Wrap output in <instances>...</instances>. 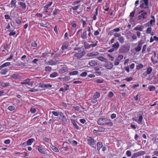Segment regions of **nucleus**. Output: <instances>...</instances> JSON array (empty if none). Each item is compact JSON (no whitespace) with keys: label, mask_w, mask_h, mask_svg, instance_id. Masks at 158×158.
<instances>
[{"label":"nucleus","mask_w":158,"mask_h":158,"mask_svg":"<svg viewBox=\"0 0 158 158\" xmlns=\"http://www.w3.org/2000/svg\"><path fill=\"white\" fill-rule=\"evenodd\" d=\"M152 31V28L151 27H148L147 28L146 31V33L147 34L151 33Z\"/></svg>","instance_id":"obj_51"},{"label":"nucleus","mask_w":158,"mask_h":158,"mask_svg":"<svg viewBox=\"0 0 158 158\" xmlns=\"http://www.w3.org/2000/svg\"><path fill=\"white\" fill-rule=\"evenodd\" d=\"M145 153V151H140L133 154L131 158H136L139 156L143 155Z\"/></svg>","instance_id":"obj_6"},{"label":"nucleus","mask_w":158,"mask_h":158,"mask_svg":"<svg viewBox=\"0 0 158 158\" xmlns=\"http://www.w3.org/2000/svg\"><path fill=\"white\" fill-rule=\"evenodd\" d=\"M103 9L106 11H108L109 9V4L108 3H106L105 6L103 7Z\"/></svg>","instance_id":"obj_27"},{"label":"nucleus","mask_w":158,"mask_h":158,"mask_svg":"<svg viewBox=\"0 0 158 158\" xmlns=\"http://www.w3.org/2000/svg\"><path fill=\"white\" fill-rule=\"evenodd\" d=\"M155 19H151L150 22H148L147 24H148L149 23H150V25H151L152 26H153V25L155 24Z\"/></svg>","instance_id":"obj_28"},{"label":"nucleus","mask_w":158,"mask_h":158,"mask_svg":"<svg viewBox=\"0 0 158 158\" xmlns=\"http://www.w3.org/2000/svg\"><path fill=\"white\" fill-rule=\"evenodd\" d=\"M8 72V70L7 69L5 68L2 69L0 72V73L2 74H5Z\"/></svg>","instance_id":"obj_30"},{"label":"nucleus","mask_w":158,"mask_h":158,"mask_svg":"<svg viewBox=\"0 0 158 158\" xmlns=\"http://www.w3.org/2000/svg\"><path fill=\"white\" fill-rule=\"evenodd\" d=\"M137 116H139V118L137 119V118H133V120L137 123L140 124H142V122L143 119V117L142 115L139 113H137Z\"/></svg>","instance_id":"obj_4"},{"label":"nucleus","mask_w":158,"mask_h":158,"mask_svg":"<svg viewBox=\"0 0 158 158\" xmlns=\"http://www.w3.org/2000/svg\"><path fill=\"white\" fill-rule=\"evenodd\" d=\"M18 3L23 9H25L26 8V4L25 3L22 2H19Z\"/></svg>","instance_id":"obj_36"},{"label":"nucleus","mask_w":158,"mask_h":158,"mask_svg":"<svg viewBox=\"0 0 158 158\" xmlns=\"http://www.w3.org/2000/svg\"><path fill=\"white\" fill-rule=\"evenodd\" d=\"M38 151L42 153L45 154V153L44 148L41 146H37Z\"/></svg>","instance_id":"obj_18"},{"label":"nucleus","mask_w":158,"mask_h":158,"mask_svg":"<svg viewBox=\"0 0 158 158\" xmlns=\"http://www.w3.org/2000/svg\"><path fill=\"white\" fill-rule=\"evenodd\" d=\"M152 70V68L151 67H149L147 69L146 72L148 74H149L151 73Z\"/></svg>","instance_id":"obj_40"},{"label":"nucleus","mask_w":158,"mask_h":158,"mask_svg":"<svg viewBox=\"0 0 158 158\" xmlns=\"http://www.w3.org/2000/svg\"><path fill=\"white\" fill-rule=\"evenodd\" d=\"M47 22L45 21V20H43L41 21V22L40 23H39L38 24H40V25L41 27H45V25H46Z\"/></svg>","instance_id":"obj_37"},{"label":"nucleus","mask_w":158,"mask_h":158,"mask_svg":"<svg viewBox=\"0 0 158 158\" xmlns=\"http://www.w3.org/2000/svg\"><path fill=\"white\" fill-rule=\"evenodd\" d=\"M132 40H131V41H133L134 40H136L137 39V37L136 35L135 34L132 35L131 36Z\"/></svg>","instance_id":"obj_39"},{"label":"nucleus","mask_w":158,"mask_h":158,"mask_svg":"<svg viewBox=\"0 0 158 158\" xmlns=\"http://www.w3.org/2000/svg\"><path fill=\"white\" fill-rule=\"evenodd\" d=\"M8 109L9 110L11 111L14 110L15 109V107L14 106H10L8 107Z\"/></svg>","instance_id":"obj_48"},{"label":"nucleus","mask_w":158,"mask_h":158,"mask_svg":"<svg viewBox=\"0 0 158 158\" xmlns=\"http://www.w3.org/2000/svg\"><path fill=\"white\" fill-rule=\"evenodd\" d=\"M16 34V31H14V30L10 31V33L9 34V36H14Z\"/></svg>","instance_id":"obj_49"},{"label":"nucleus","mask_w":158,"mask_h":158,"mask_svg":"<svg viewBox=\"0 0 158 158\" xmlns=\"http://www.w3.org/2000/svg\"><path fill=\"white\" fill-rule=\"evenodd\" d=\"M78 73V72L77 71H75L70 72L69 74L70 75H76Z\"/></svg>","instance_id":"obj_45"},{"label":"nucleus","mask_w":158,"mask_h":158,"mask_svg":"<svg viewBox=\"0 0 158 158\" xmlns=\"http://www.w3.org/2000/svg\"><path fill=\"white\" fill-rule=\"evenodd\" d=\"M69 46V43L68 42H65L62 45L61 47L62 49L63 50L67 48Z\"/></svg>","instance_id":"obj_16"},{"label":"nucleus","mask_w":158,"mask_h":158,"mask_svg":"<svg viewBox=\"0 0 158 158\" xmlns=\"http://www.w3.org/2000/svg\"><path fill=\"white\" fill-rule=\"evenodd\" d=\"M61 112L58 111L56 112L55 111H53L52 112V114L55 116H57L58 115H60V113H61Z\"/></svg>","instance_id":"obj_34"},{"label":"nucleus","mask_w":158,"mask_h":158,"mask_svg":"<svg viewBox=\"0 0 158 158\" xmlns=\"http://www.w3.org/2000/svg\"><path fill=\"white\" fill-rule=\"evenodd\" d=\"M16 0H12L10 2V4L11 6V7H15L16 6Z\"/></svg>","instance_id":"obj_26"},{"label":"nucleus","mask_w":158,"mask_h":158,"mask_svg":"<svg viewBox=\"0 0 158 158\" xmlns=\"http://www.w3.org/2000/svg\"><path fill=\"white\" fill-rule=\"evenodd\" d=\"M87 139L88 142V143L90 146L94 147V145L95 144V142L94 139L91 137L87 136Z\"/></svg>","instance_id":"obj_5"},{"label":"nucleus","mask_w":158,"mask_h":158,"mask_svg":"<svg viewBox=\"0 0 158 158\" xmlns=\"http://www.w3.org/2000/svg\"><path fill=\"white\" fill-rule=\"evenodd\" d=\"M106 68L108 69H111L113 67V65L111 63H109L105 66Z\"/></svg>","instance_id":"obj_19"},{"label":"nucleus","mask_w":158,"mask_h":158,"mask_svg":"<svg viewBox=\"0 0 158 158\" xmlns=\"http://www.w3.org/2000/svg\"><path fill=\"white\" fill-rule=\"evenodd\" d=\"M97 123L99 125H101L106 124L110 127L113 125V123L111 120L106 118H100L98 119Z\"/></svg>","instance_id":"obj_1"},{"label":"nucleus","mask_w":158,"mask_h":158,"mask_svg":"<svg viewBox=\"0 0 158 158\" xmlns=\"http://www.w3.org/2000/svg\"><path fill=\"white\" fill-rule=\"evenodd\" d=\"M123 56L122 55H119L118 56L117 59L120 61V60H123Z\"/></svg>","instance_id":"obj_50"},{"label":"nucleus","mask_w":158,"mask_h":158,"mask_svg":"<svg viewBox=\"0 0 158 158\" xmlns=\"http://www.w3.org/2000/svg\"><path fill=\"white\" fill-rule=\"evenodd\" d=\"M148 89L150 91H154L155 89V87L153 85H150L148 86Z\"/></svg>","instance_id":"obj_44"},{"label":"nucleus","mask_w":158,"mask_h":158,"mask_svg":"<svg viewBox=\"0 0 158 158\" xmlns=\"http://www.w3.org/2000/svg\"><path fill=\"white\" fill-rule=\"evenodd\" d=\"M149 0H141L140 3H141L140 5V7L141 8H148V4Z\"/></svg>","instance_id":"obj_3"},{"label":"nucleus","mask_w":158,"mask_h":158,"mask_svg":"<svg viewBox=\"0 0 158 158\" xmlns=\"http://www.w3.org/2000/svg\"><path fill=\"white\" fill-rule=\"evenodd\" d=\"M119 63L120 61L116 59L114 61V64L115 65H118L119 64Z\"/></svg>","instance_id":"obj_63"},{"label":"nucleus","mask_w":158,"mask_h":158,"mask_svg":"<svg viewBox=\"0 0 158 158\" xmlns=\"http://www.w3.org/2000/svg\"><path fill=\"white\" fill-rule=\"evenodd\" d=\"M129 50V48L127 46L123 45L119 49V53H127Z\"/></svg>","instance_id":"obj_8"},{"label":"nucleus","mask_w":158,"mask_h":158,"mask_svg":"<svg viewBox=\"0 0 158 158\" xmlns=\"http://www.w3.org/2000/svg\"><path fill=\"white\" fill-rule=\"evenodd\" d=\"M119 44L117 42L115 44H114L112 46V47L115 49H117L119 47Z\"/></svg>","instance_id":"obj_29"},{"label":"nucleus","mask_w":158,"mask_h":158,"mask_svg":"<svg viewBox=\"0 0 158 158\" xmlns=\"http://www.w3.org/2000/svg\"><path fill=\"white\" fill-rule=\"evenodd\" d=\"M31 46L34 47H36L37 46V44L35 41H34L31 43Z\"/></svg>","instance_id":"obj_59"},{"label":"nucleus","mask_w":158,"mask_h":158,"mask_svg":"<svg viewBox=\"0 0 158 158\" xmlns=\"http://www.w3.org/2000/svg\"><path fill=\"white\" fill-rule=\"evenodd\" d=\"M100 96V94L98 92H96L93 95V97L94 99H97L99 98Z\"/></svg>","instance_id":"obj_21"},{"label":"nucleus","mask_w":158,"mask_h":158,"mask_svg":"<svg viewBox=\"0 0 158 158\" xmlns=\"http://www.w3.org/2000/svg\"><path fill=\"white\" fill-rule=\"evenodd\" d=\"M4 67L8 66L10 65V63L9 62L5 63L2 64Z\"/></svg>","instance_id":"obj_57"},{"label":"nucleus","mask_w":158,"mask_h":158,"mask_svg":"<svg viewBox=\"0 0 158 158\" xmlns=\"http://www.w3.org/2000/svg\"><path fill=\"white\" fill-rule=\"evenodd\" d=\"M87 34L86 31L85 30L81 34V37L83 39H86L87 38Z\"/></svg>","instance_id":"obj_17"},{"label":"nucleus","mask_w":158,"mask_h":158,"mask_svg":"<svg viewBox=\"0 0 158 158\" xmlns=\"http://www.w3.org/2000/svg\"><path fill=\"white\" fill-rule=\"evenodd\" d=\"M87 73L85 72H82L81 74V76L83 77H85L86 76Z\"/></svg>","instance_id":"obj_64"},{"label":"nucleus","mask_w":158,"mask_h":158,"mask_svg":"<svg viewBox=\"0 0 158 158\" xmlns=\"http://www.w3.org/2000/svg\"><path fill=\"white\" fill-rule=\"evenodd\" d=\"M106 129L105 128L101 127L98 128V131L99 132H104L106 131Z\"/></svg>","instance_id":"obj_52"},{"label":"nucleus","mask_w":158,"mask_h":158,"mask_svg":"<svg viewBox=\"0 0 158 158\" xmlns=\"http://www.w3.org/2000/svg\"><path fill=\"white\" fill-rule=\"evenodd\" d=\"M126 154L127 156L128 157L131 156V151L130 150L127 151L126 152Z\"/></svg>","instance_id":"obj_55"},{"label":"nucleus","mask_w":158,"mask_h":158,"mask_svg":"<svg viewBox=\"0 0 158 158\" xmlns=\"http://www.w3.org/2000/svg\"><path fill=\"white\" fill-rule=\"evenodd\" d=\"M52 86V85L50 84H45L44 85V87L46 88H51Z\"/></svg>","instance_id":"obj_61"},{"label":"nucleus","mask_w":158,"mask_h":158,"mask_svg":"<svg viewBox=\"0 0 158 158\" xmlns=\"http://www.w3.org/2000/svg\"><path fill=\"white\" fill-rule=\"evenodd\" d=\"M70 79V77L69 76H66L63 78L62 79L63 81H67L69 80Z\"/></svg>","instance_id":"obj_53"},{"label":"nucleus","mask_w":158,"mask_h":158,"mask_svg":"<svg viewBox=\"0 0 158 158\" xmlns=\"http://www.w3.org/2000/svg\"><path fill=\"white\" fill-rule=\"evenodd\" d=\"M36 109L35 108L31 107L30 110V111L32 113H34L36 111Z\"/></svg>","instance_id":"obj_54"},{"label":"nucleus","mask_w":158,"mask_h":158,"mask_svg":"<svg viewBox=\"0 0 158 158\" xmlns=\"http://www.w3.org/2000/svg\"><path fill=\"white\" fill-rule=\"evenodd\" d=\"M88 64L90 66H94L97 64V63L95 60H92L89 62Z\"/></svg>","instance_id":"obj_24"},{"label":"nucleus","mask_w":158,"mask_h":158,"mask_svg":"<svg viewBox=\"0 0 158 158\" xmlns=\"http://www.w3.org/2000/svg\"><path fill=\"white\" fill-rule=\"evenodd\" d=\"M118 40L121 44L123 43L124 42V38L122 36H121L120 37H118Z\"/></svg>","instance_id":"obj_33"},{"label":"nucleus","mask_w":158,"mask_h":158,"mask_svg":"<svg viewBox=\"0 0 158 158\" xmlns=\"http://www.w3.org/2000/svg\"><path fill=\"white\" fill-rule=\"evenodd\" d=\"M10 77L14 79H18L20 78V75L17 73H14L10 76Z\"/></svg>","instance_id":"obj_11"},{"label":"nucleus","mask_w":158,"mask_h":158,"mask_svg":"<svg viewBox=\"0 0 158 158\" xmlns=\"http://www.w3.org/2000/svg\"><path fill=\"white\" fill-rule=\"evenodd\" d=\"M68 69L66 66H64L60 69L59 70V73H63L67 71Z\"/></svg>","instance_id":"obj_13"},{"label":"nucleus","mask_w":158,"mask_h":158,"mask_svg":"<svg viewBox=\"0 0 158 158\" xmlns=\"http://www.w3.org/2000/svg\"><path fill=\"white\" fill-rule=\"evenodd\" d=\"M143 26L139 25L135 27L133 29V30L135 31H143Z\"/></svg>","instance_id":"obj_12"},{"label":"nucleus","mask_w":158,"mask_h":158,"mask_svg":"<svg viewBox=\"0 0 158 158\" xmlns=\"http://www.w3.org/2000/svg\"><path fill=\"white\" fill-rule=\"evenodd\" d=\"M80 6L81 5L78 4L76 6H72V8L73 10H77Z\"/></svg>","instance_id":"obj_47"},{"label":"nucleus","mask_w":158,"mask_h":158,"mask_svg":"<svg viewBox=\"0 0 158 158\" xmlns=\"http://www.w3.org/2000/svg\"><path fill=\"white\" fill-rule=\"evenodd\" d=\"M51 148L52 149V150L54 152H59V150L57 148L55 147L53 145H51L50 146Z\"/></svg>","instance_id":"obj_25"},{"label":"nucleus","mask_w":158,"mask_h":158,"mask_svg":"<svg viewBox=\"0 0 158 158\" xmlns=\"http://www.w3.org/2000/svg\"><path fill=\"white\" fill-rule=\"evenodd\" d=\"M15 21L16 23L20 25L22 23V22L21 20L19 18H16Z\"/></svg>","instance_id":"obj_42"},{"label":"nucleus","mask_w":158,"mask_h":158,"mask_svg":"<svg viewBox=\"0 0 158 158\" xmlns=\"http://www.w3.org/2000/svg\"><path fill=\"white\" fill-rule=\"evenodd\" d=\"M9 84L8 83H4L2 82L0 83V85L3 87H5L8 86Z\"/></svg>","instance_id":"obj_32"},{"label":"nucleus","mask_w":158,"mask_h":158,"mask_svg":"<svg viewBox=\"0 0 158 158\" xmlns=\"http://www.w3.org/2000/svg\"><path fill=\"white\" fill-rule=\"evenodd\" d=\"M34 141V139L33 138L29 139L27 141L28 145H31L33 142Z\"/></svg>","instance_id":"obj_31"},{"label":"nucleus","mask_w":158,"mask_h":158,"mask_svg":"<svg viewBox=\"0 0 158 158\" xmlns=\"http://www.w3.org/2000/svg\"><path fill=\"white\" fill-rule=\"evenodd\" d=\"M98 52L93 51L91 52H89L87 54V56L89 57H95L99 54Z\"/></svg>","instance_id":"obj_10"},{"label":"nucleus","mask_w":158,"mask_h":158,"mask_svg":"<svg viewBox=\"0 0 158 158\" xmlns=\"http://www.w3.org/2000/svg\"><path fill=\"white\" fill-rule=\"evenodd\" d=\"M97 59L102 61H103L105 62H107V59L102 56L98 57H97Z\"/></svg>","instance_id":"obj_23"},{"label":"nucleus","mask_w":158,"mask_h":158,"mask_svg":"<svg viewBox=\"0 0 158 158\" xmlns=\"http://www.w3.org/2000/svg\"><path fill=\"white\" fill-rule=\"evenodd\" d=\"M31 79L29 78H27L26 80H24L23 81L21 82V84H28L29 81Z\"/></svg>","instance_id":"obj_38"},{"label":"nucleus","mask_w":158,"mask_h":158,"mask_svg":"<svg viewBox=\"0 0 158 158\" xmlns=\"http://www.w3.org/2000/svg\"><path fill=\"white\" fill-rule=\"evenodd\" d=\"M58 75V73L57 72H55L51 74L50 76L51 77L54 78L56 77Z\"/></svg>","instance_id":"obj_43"},{"label":"nucleus","mask_w":158,"mask_h":158,"mask_svg":"<svg viewBox=\"0 0 158 158\" xmlns=\"http://www.w3.org/2000/svg\"><path fill=\"white\" fill-rule=\"evenodd\" d=\"M147 45H144L143 46L142 52V53H144V52L146 51V50L147 49Z\"/></svg>","instance_id":"obj_56"},{"label":"nucleus","mask_w":158,"mask_h":158,"mask_svg":"<svg viewBox=\"0 0 158 158\" xmlns=\"http://www.w3.org/2000/svg\"><path fill=\"white\" fill-rule=\"evenodd\" d=\"M143 43V42L142 40L138 42L137 46L135 48V50L136 52H139L141 51Z\"/></svg>","instance_id":"obj_7"},{"label":"nucleus","mask_w":158,"mask_h":158,"mask_svg":"<svg viewBox=\"0 0 158 158\" xmlns=\"http://www.w3.org/2000/svg\"><path fill=\"white\" fill-rule=\"evenodd\" d=\"M73 109H75V110L77 111H79L80 109V107L79 106H73Z\"/></svg>","instance_id":"obj_62"},{"label":"nucleus","mask_w":158,"mask_h":158,"mask_svg":"<svg viewBox=\"0 0 158 158\" xmlns=\"http://www.w3.org/2000/svg\"><path fill=\"white\" fill-rule=\"evenodd\" d=\"M102 143L101 142H98L97 143V150L99 151L100 149L102 147Z\"/></svg>","instance_id":"obj_22"},{"label":"nucleus","mask_w":158,"mask_h":158,"mask_svg":"<svg viewBox=\"0 0 158 158\" xmlns=\"http://www.w3.org/2000/svg\"><path fill=\"white\" fill-rule=\"evenodd\" d=\"M74 55L78 59H80L83 56V54L82 52H79L76 53H75Z\"/></svg>","instance_id":"obj_15"},{"label":"nucleus","mask_w":158,"mask_h":158,"mask_svg":"<svg viewBox=\"0 0 158 158\" xmlns=\"http://www.w3.org/2000/svg\"><path fill=\"white\" fill-rule=\"evenodd\" d=\"M139 15L137 17V19L139 20L145 19L147 17V12L145 11L144 10H141L139 13Z\"/></svg>","instance_id":"obj_2"},{"label":"nucleus","mask_w":158,"mask_h":158,"mask_svg":"<svg viewBox=\"0 0 158 158\" xmlns=\"http://www.w3.org/2000/svg\"><path fill=\"white\" fill-rule=\"evenodd\" d=\"M52 69V67L49 66H47L45 67V70L46 72H50Z\"/></svg>","instance_id":"obj_46"},{"label":"nucleus","mask_w":158,"mask_h":158,"mask_svg":"<svg viewBox=\"0 0 158 158\" xmlns=\"http://www.w3.org/2000/svg\"><path fill=\"white\" fill-rule=\"evenodd\" d=\"M103 81H104L102 79H98L96 80L95 82L97 83H102Z\"/></svg>","instance_id":"obj_58"},{"label":"nucleus","mask_w":158,"mask_h":158,"mask_svg":"<svg viewBox=\"0 0 158 158\" xmlns=\"http://www.w3.org/2000/svg\"><path fill=\"white\" fill-rule=\"evenodd\" d=\"M108 56L109 57V58L110 59L111 61H113L114 59V57L110 54H108Z\"/></svg>","instance_id":"obj_60"},{"label":"nucleus","mask_w":158,"mask_h":158,"mask_svg":"<svg viewBox=\"0 0 158 158\" xmlns=\"http://www.w3.org/2000/svg\"><path fill=\"white\" fill-rule=\"evenodd\" d=\"M59 118L64 123H68V120L62 112H61L59 116Z\"/></svg>","instance_id":"obj_9"},{"label":"nucleus","mask_w":158,"mask_h":158,"mask_svg":"<svg viewBox=\"0 0 158 158\" xmlns=\"http://www.w3.org/2000/svg\"><path fill=\"white\" fill-rule=\"evenodd\" d=\"M45 64L47 65H55L56 63L54 61H52V60H50L49 61L45 60Z\"/></svg>","instance_id":"obj_14"},{"label":"nucleus","mask_w":158,"mask_h":158,"mask_svg":"<svg viewBox=\"0 0 158 158\" xmlns=\"http://www.w3.org/2000/svg\"><path fill=\"white\" fill-rule=\"evenodd\" d=\"M52 4V2H49L48 4H46L44 7V8H45L46 9H47L48 8L50 7L51 5Z\"/></svg>","instance_id":"obj_41"},{"label":"nucleus","mask_w":158,"mask_h":158,"mask_svg":"<svg viewBox=\"0 0 158 158\" xmlns=\"http://www.w3.org/2000/svg\"><path fill=\"white\" fill-rule=\"evenodd\" d=\"M84 41V45L85 49H89L91 48L90 44H89L87 41Z\"/></svg>","instance_id":"obj_20"},{"label":"nucleus","mask_w":158,"mask_h":158,"mask_svg":"<svg viewBox=\"0 0 158 158\" xmlns=\"http://www.w3.org/2000/svg\"><path fill=\"white\" fill-rule=\"evenodd\" d=\"M143 65L142 64H139L136 65V69L137 70H139L143 69Z\"/></svg>","instance_id":"obj_35"}]
</instances>
